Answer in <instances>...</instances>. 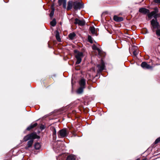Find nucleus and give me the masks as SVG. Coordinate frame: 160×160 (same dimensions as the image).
I'll return each instance as SVG.
<instances>
[{
  "instance_id": "nucleus-20",
  "label": "nucleus",
  "mask_w": 160,
  "mask_h": 160,
  "mask_svg": "<svg viewBox=\"0 0 160 160\" xmlns=\"http://www.w3.org/2000/svg\"><path fill=\"white\" fill-rule=\"evenodd\" d=\"M67 160H75V156L72 155L68 156L67 158Z\"/></svg>"
},
{
  "instance_id": "nucleus-28",
  "label": "nucleus",
  "mask_w": 160,
  "mask_h": 160,
  "mask_svg": "<svg viewBox=\"0 0 160 160\" xmlns=\"http://www.w3.org/2000/svg\"><path fill=\"white\" fill-rule=\"evenodd\" d=\"M156 31V34L157 36H160V30L159 29H157Z\"/></svg>"
},
{
  "instance_id": "nucleus-27",
  "label": "nucleus",
  "mask_w": 160,
  "mask_h": 160,
  "mask_svg": "<svg viewBox=\"0 0 160 160\" xmlns=\"http://www.w3.org/2000/svg\"><path fill=\"white\" fill-rule=\"evenodd\" d=\"M63 8L64 9H67L66 7V0H64L62 3Z\"/></svg>"
},
{
  "instance_id": "nucleus-34",
  "label": "nucleus",
  "mask_w": 160,
  "mask_h": 160,
  "mask_svg": "<svg viewBox=\"0 0 160 160\" xmlns=\"http://www.w3.org/2000/svg\"><path fill=\"white\" fill-rule=\"evenodd\" d=\"M42 129H43L44 128V127L43 125H42L40 127Z\"/></svg>"
},
{
  "instance_id": "nucleus-9",
  "label": "nucleus",
  "mask_w": 160,
  "mask_h": 160,
  "mask_svg": "<svg viewBox=\"0 0 160 160\" xmlns=\"http://www.w3.org/2000/svg\"><path fill=\"white\" fill-rule=\"evenodd\" d=\"M141 66L144 69H149L152 68V67L148 64L145 62H143L141 64Z\"/></svg>"
},
{
  "instance_id": "nucleus-3",
  "label": "nucleus",
  "mask_w": 160,
  "mask_h": 160,
  "mask_svg": "<svg viewBox=\"0 0 160 160\" xmlns=\"http://www.w3.org/2000/svg\"><path fill=\"white\" fill-rule=\"evenodd\" d=\"M74 52L75 54V57L77 59L76 64H79L81 62L82 58L83 57V53L82 52H80L77 50H75Z\"/></svg>"
},
{
  "instance_id": "nucleus-19",
  "label": "nucleus",
  "mask_w": 160,
  "mask_h": 160,
  "mask_svg": "<svg viewBox=\"0 0 160 160\" xmlns=\"http://www.w3.org/2000/svg\"><path fill=\"white\" fill-rule=\"evenodd\" d=\"M84 88L83 87H80L77 90V93L78 94H81L83 92V89L84 88Z\"/></svg>"
},
{
  "instance_id": "nucleus-35",
  "label": "nucleus",
  "mask_w": 160,
  "mask_h": 160,
  "mask_svg": "<svg viewBox=\"0 0 160 160\" xmlns=\"http://www.w3.org/2000/svg\"><path fill=\"white\" fill-rule=\"evenodd\" d=\"M129 52H130V47H129Z\"/></svg>"
},
{
  "instance_id": "nucleus-26",
  "label": "nucleus",
  "mask_w": 160,
  "mask_h": 160,
  "mask_svg": "<svg viewBox=\"0 0 160 160\" xmlns=\"http://www.w3.org/2000/svg\"><path fill=\"white\" fill-rule=\"evenodd\" d=\"M88 41L90 43H93V40L92 37L90 35H88Z\"/></svg>"
},
{
  "instance_id": "nucleus-21",
  "label": "nucleus",
  "mask_w": 160,
  "mask_h": 160,
  "mask_svg": "<svg viewBox=\"0 0 160 160\" xmlns=\"http://www.w3.org/2000/svg\"><path fill=\"white\" fill-rule=\"evenodd\" d=\"M76 34H75L73 32L72 33H70L68 37L71 40H72L74 39V37L75 36Z\"/></svg>"
},
{
  "instance_id": "nucleus-7",
  "label": "nucleus",
  "mask_w": 160,
  "mask_h": 160,
  "mask_svg": "<svg viewBox=\"0 0 160 160\" xmlns=\"http://www.w3.org/2000/svg\"><path fill=\"white\" fill-rule=\"evenodd\" d=\"M98 68V73L101 72L105 68V66L104 61L102 60L100 64H98L97 65Z\"/></svg>"
},
{
  "instance_id": "nucleus-2",
  "label": "nucleus",
  "mask_w": 160,
  "mask_h": 160,
  "mask_svg": "<svg viewBox=\"0 0 160 160\" xmlns=\"http://www.w3.org/2000/svg\"><path fill=\"white\" fill-rule=\"evenodd\" d=\"M153 11L151 12L148 13V17L149 18H151L153 17L154 19H157V18L160 17V13H158L159 10L157 7L154 8Z\"/></svg>"
},
{
  "instance_id": "nucleus-38",
  "label": "nucleus",
  "mask_w": 160,
  "mask_h": 160,
  "mask_svg": "<svg viewBox=\"0 0 160 160\" xmlns=\"http://www.w3.org/2000/svg\"><path fill=\"white\" fill-rule=\"evenodd\" d=\"M159 40H160V38H159Z\"/></svg>"
},
{
  "instance_id": "nucleus-30",
  "label": "nucleus",
  "mask_w": 160,
  "mask_h": 160,
  "mask_svg": "<svg viewBox=\"0 0 160 160\" xmlns=\"http://www.w3.org/2000/svg\"><path fill=\"white\" fill-rule=\"evenodd\" d=\"M92 48L93 50H96L98 48L96 45L94 44L92 45Z\"/></svg>"
},
{
  "instance_id": "nucleus-31",
  "label": "nucleus",
  "mask_w": 160,
  "mask_h": 160,
  "mask_svg": "<svg viewBox=\"0 0 160 160\" xmlns=\"http://www.w3.org/2000/svg\"><path fill=\"white\" fill-rule=\"evenodd\" d=\"M153 1L156 3L160 4V0H154Z\"/></svg>"
},
{
  "instance_id": "nucleus-29",
  "label": "nucleus",
  "mask_w": 160,
  "mask_h": 160,
  "mask_svg": "<svg viewBox=\"0 0 160 160\" xmlns=\"http://www.w3.org/2000/svg\"><path fill=\"white\" fill-rule=\"evenodd\" d=\"M160 142V137L157 139L154 142V143L156 144Z\"/></svg>"
},
{
  "instance_id": "nucleus-25",
  "label": "nucleus",
  "mask_w": 160,
  "mask_h": 160,
  "mask_svg": "<svg viewBox=\"0 0 160 160\" xmlns=\"http://www.w3.org/2000/svg\"><path fill=\"white\" fill-rule=\"evenodd\" d=\"M50 24L52 27H54L56 25V22L55 18L53 19V20L51 22Z\"/></svg>"
},
{
  "instance_id": "nucleus-18",
  "label": "nucleus",
  "mask_w": 160,
  "mask_h": 160,
  "mask_svg": "<svg viewBox=\"0 0 160 160\" xmlns=\"http://www.w3.org/2000/svg\"><path fill=\"white\" fill-rule=\"evenodd\" d=\"M52 130L53 132L52 136L53 139L55 140L56 139V129L54 127L52 128Z\"/></svg>"
},
{
  "instance_id": "nucleus-33",
  "label": "nucleus",
  "mask_w": 160,
  "mask_h": 160,
  "mask_svg": "<svg viewBox=\"0 0 160 160\" xmlns=\"http://www.w3.org/2000/svg\"><path fill=\"white\" fill-rule=\"evenodd\" d=\"M96 50H97L98 51V52L99 53H101V50L99 48H98Z\"/></svg>"
},
{
  "instance_id": "nucleus-37",
  "label": "nucleus",
  "mask_w": 160,
  "mask_h": 160,
  "mask_svg": "<svg viewBox=\"0 0 160 160\" xmlns=\"http://www.w3.org/2000/svg\"><path fill=\"white\" fill-rule=\"evenodd\" d=\"M146 33H148V31H147Z\"/></svg>"
},
{
  "instance_id": "nucleus-8",
  "label": "nucleus",
  "mask_w": 160,
  "mask_h": 160,
  "mask_svg": "<svg viewBox=\"0 0 160 160\" xmlns=\"http://www.w3.org/2000/svg\"><path fill=\"white\" fill-rule=\"evenodd\" d=\"M74 24H78L80 26H83L85 24L86 22L84 20H80L77 18L75 19Z\"/></svg>"
},
{
  "instance_id": "nucleus-10",
  "label": "nucleus",
  "mask_w": 160,
  "mask_h": 160,
  "mask_svg": "<svg viewBox=\"0 0 160 160\" xmlns=\"http://www.w3.org/2000/svg\"><path fill=\"white\" fill-rule=\"evenodd\" d=\"M139 11L140 12L145 14L147 13L148 14L149 12V10L146 8H139Z\"/></svg>"
},
{
  "instance_id": "nucleus-14",
  "label": "nucleus",
  "mask_w": 160,
  "mask_h": 160,
  "mask_svg": "<svg viewBox=\"0 0 160 160\" xmlns=\"http://www.w3.org/2000/svg\"><path fill=\"white\" fill-rule=\"evenodd\" d=\"M79 84L81 87L85 88L86 84L85 80L84 78L81 79L79 82Z\"/></svg>"
},
{
  "instance_id": "nucleus-36",
  "label": "nucleus",
  "mask_w": 160,
  "mask_h": 160,
  "mask_svg": "<svg viewBox=\"0 0 160 160\" xmlns=\"http://www.w3.org/2000/svg\"><path fill=\"white\" fill-rule=\"evenodd\" d=\"M131 41H132V43H133V44H134V43H133V40H132V39H131Z\"/></svg>"
},
{
  "instance_id": "nucleus-16",
  "label": "nucleus",
  "mask_w": 160,
  "mask_h": 160,
  "mask_svg": "<svg viewBox=\"0 0 160 160\" xmlns=\"http://www.w3.org/2000/svg\"><path fill=\"white\" fill-rule=\"evenodd\" d=\"M56 38L58 41L60 42L61 41V38L59 36V33L58 31L57 30L55 31Z\"/></svg>"
},
{
  "instance_id": "nucleus-22",
  "label": "nucleus",
  "mask_w": 160,
  "mask_h": 160,
  "mask_svg": "<svg viewBox=\"0 0 160 160\" xmlns=\"http://www.w3.org/2000/svg\"><path fill=\"white\" fill-rule=\"evenodd\" d=\"M40 147V144L38 142L36 143L34 145V148L36 149H39Z\"/></svg>"
},
{
  "instance_id": "nucleus-32",
  "label": "nucleus",
  "mask_w": 160,
  "mask_h": 160,
  "mask_svg": "<svg viewBox=\"0 0 160 160\" xmlns=\"http://www.w3.org/2000/svg\"><path fill=\"white\" fill-rule=\"evenodd\" d=\"M62 2H60V0H58V4H59V6H61L62 4Z\"/></svg>"
},
{
  "instance_id": "nucleus-1",
  "label": "nucleus",
  "mask_w": 160,
  "mask_h": 160,
  "mask_svg": "<svg viewBox=\"0 0 160 160\" xmlns=\"http://www.w3.org/2000/svg\"><path fill=\"white\" fill-rule=\"evenodd\" d=\"M40 137L37 135L36 133L32 132L24 137L23 141L26 142L29 140L27 143V146L25 148V149L28 150L29 148L32 147L33 142V139L36 138H39Z\"/></svg>"
},
{
  "instance_id": "nucleus-5",
  "label": "nucleus",
  "mask_w": 160,
  "mask_h": 160,
  "mask_svg": "<svg viewBox=\"0 0 160 160\" xmlns=\"http://www.w3.org/2000/svg\"><path fill=\"white\" fill-rule=\"evenodd\" d=\"M58 136L59 138H64L68 135V131L65 128L62 129L58 132Z\"/></svg>"
},
{
  "instance_id": "nucleus-17",
  "label": "nucleus",
  "mask_w": 160,
  "mask_h": 160,
  "mask_svg": "<svg viewBox=\"0 0 160 160\" xmlns=\"http://www.w3.org/2000/svg\"><path fill=\"white\" fill-rule=\"evenodd\" d=\"M37 125L38 124L37 123H35L33 124H31L27 128L26 130L29 131L31 129L33 128L36 127Z\"/></svg>"
},
{
  "instance_id": "nucleus-4",
  "label": "nucleus",
  "mask_w": 160,
  "mask_h": 160,
  "mask_svg": "<svg viewBox=\"0 0 160 160\" xmlns=\"http://www.w3.org/2000/svg\"><path fill=\"white\" fill-rule=\"evenodd\" d=\"M151 24L152 26V29L153 32L155 31V29L160 28V26L157 21V19H152L151 21Z\"/></svg>"
},
{
  "instance_id": "nucleus-13",
  "label": "nucleus",
  "mask_w": 160,
  "mask_h": 160,
  "mask_svg": "<svg viewBox=\"0 0 160 160\" xmlns=\"http://www.w3.org/2000/svg\"><path fill=\"white\" fill-rule=\"evenodd\" d=\"M114 20L117 22H120L123 20V18L122 17H119L117 15H114L113 17Z\"/></svg>"
},
{
  "instance_id": "nucleus-24",
  "label": "nucleus",
  "mask_w": 160,
  "mask_h": 160,
  "mask_svg": "<svg viewBox=\"0 0 160 160\" xmlns=\"http://www.w3.org/2000/svg\"><path fill=\"white\" fill-rule=\"evenodd\" d=\"M52 11H51L50 14V16L51 18H52L53 17L54 15V12L55 11V9L53 7V6L52 7Z\"/></svg>"
},
{
  "instance_id": "nucleus-39",
  "label": "nucleus",
  "mask_w": 160,
  "mask_h": 160,
  "mask_svg": "<svg viewBox=\"0 0 160 160\" xmlns=\"http://www.w3.org/2000/svg\"><path fill=\"white\" fill-rule=\"evenodd\" d=\"M143 160H145V159H144Z\"/></svg>"
},
{
  "instance_id": "nucleus-6",
  "label": "nucleus",
  "mask_w": 160,
  "mask_h": 160,
  "mask_svg": "<svg viewBox=\"0 0 160 160\" xmlns=\"http://www.w3.org/2000/svg\"><path fill=\"white\" fill-rule=\"evenodd\" d=\"M83 7V5L80 2L75 1L73 2V8L75 10H80Z\"/></svg>"
},
{
  "instance_id": "nucleus-23",
  "label": "nucleus",
  "mask_w": 160,
  "mask_h": 160,
  "mask_svg": "<svg viewBox=\"0 0 160 160\" xmlns=\"http://www.w3.org/2000/svg\"><path fill=\"white\" fill-rule=\"evenodd\" d=\"M90 30L92 34H95V29L94 27H90Z\"/></svg>"
},
{
  "instance_id": "nucleus-11",
  "label": "nucleus",
  "mask_w": 160,
  "mask_h": 160,
  "mask_svg": "<svg viewBox=\"0 0 160 160\" xmlns=\"http://www.w3.org/2000/svg\"><path fill=\"white\" fill-rule=\"evenodd\" d=\"M133 49V54L134 56H136L138 53V47L134 45H133L132 46V48Z\"/></svg>"
},
{
  "instance_id": "nucleus-12",
  "label": "nucleus",
  "mask_w": 160,
  "mask_h": 160,
  "mask_svg": "<svg viewBox=\"0 0 160 160\" xmlns=\"http://www.w3.org/2000/svg\"><path fill=\"white\" fill-rule=\"evenodd\" d=\"M73 6V2L72 1H69L68 2V6L67 8V10H69L71 9Z\"/></svg>"
},
{
  "instance_id": "nucleus-15",
  "label": "nucleus",
  "mask_w": 160,
  "mask_h": 160,
  "mask_svg": "<svg viewBox=\"0 0 160 160\" xmlns=\"http://www.w3.org/2000/svg\"><path fill=\"white\" fill-rule=\"evenodd\" d=\"M53 149L55 152H58V151H59L61 149V148L59 144H57L56 143V145L55 144L54 145L53 147Z\"/></svg>"
}]
</instances>
